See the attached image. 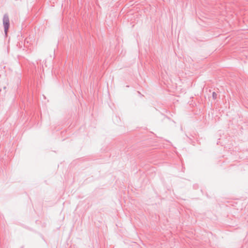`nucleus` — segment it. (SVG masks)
<instances>
[{
    "mask_svg": "<svg viewBox=\"0 0 248 248\" xmlns=\"http://www.w3.org/2000/svg\"><path fill=\"white\" fill-rule=\"evenodd\" d=\"M213 97L215 99L217 98V94L215 92L213 93Z\"/></svg>",
    "mask_w": 248,
    "mask_h": 248,
    "instance_id": "nucleus-2",
    "label": "nucleus"
},
{
    "mask_svg": "<svg viewBox=\"0 0 248 248\" xmlns=\"http://www.w3.org/2000/svg\"><path fill=\"white\" fill-rule=\"evenodd\" d=\"M3 24L4 27V31L6 34L9 27V19L7 15H4L3 16Z\"/></svg>",
    "mask_w": 248,
    "mask_h": 248,
    "instance_id": "nucleus-1",
    "label": "nucleus"
}]
</instances>
